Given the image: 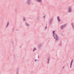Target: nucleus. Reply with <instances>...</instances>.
I'll list each match as a JSON object with an SVG mask.
<instances>
[{
	"mask_svg": "<svg viewBox=\"0 0 74 74\" xmlns=\"http://www.w3.org/2000/svg\"><path fill=\"white\" fill-rule=\"evenodd\" d=\"M47 63H49V61H48V62H47Z\"/></svg>",
	"mask_w": 74,
	"mask_h": 74,
	"instance_id": "obj_13",
	"label": "nucleus"
},
{
	"mask_svg": "<svg viewBox=\"0 0 74 74\" xmlns=\"http://www.w3.org/2000/svg\"><path fill=\"white\" fill-rule=\"evenodd\" d=\"M72 25L73 26L74 25V23L72 24Z\"/></svg>",
	"mask_w": 74,
	"mask_h": 74,
	"instance_id": "obj_10",
	"label": "nucleus"
},
{
	"mask_svg": "<svg viewBox=\"0 0 74 74\" xmlns=\"http://www.w3.org/2000/svg\"><path fill=\"white\" fill-rule=\"evenodd\" d=\"M23 19H24V21H25V18H23Z\"/></svg>",
	"mask_w": 74,
	"mask_h": 74,
	"instance_id": "obj_11",
	"label": "nucleus"
},
{
	"mask_svg": "<svg viewBox=\"0 0 74 74\" xmlns=\"http://www.w3.org/2000/svg\"><path fill=\"white\" fill-rule=\"evenodd\" d=\"M35 61H36V60H35Z\"/></svg>",
	"mask_w": 74,
	"mask_h": 74,
	"instance_id": "obj_17",
	"label": "nucleus"
},
{
	"mask_svg": "<svg viewBox=\"0 0 74 74\" xmlns=\"http://www.w3.org/2000/svg\"><path fill=\"white\" fill-rule=\"evenodd\" d=\"M57 19H58V22H60V18H59V17L58 16L57 17Z\"/></svg>",
	"mask_w": 74,
	"mask_h": 74,
	"instance_id": "obj_4",
	"label": "nucleus"
},
{
	"mask_svg": "<svg viewBox=\"0 0 74 74\" xmlns=\"http://www.w3.org/2000/svg\"><path fill=\"white\" fill-rule=\"evenodd\" d=\"M53 37H54V39H56V40H58V35L56 34L55 36V31H53Z\"/></svg>",
	"mask_w": 74,
	"mask_h": 74,
	"instance_id": "obj_1",
	"label": "nucleus"
},
{
	"mask_svg": "<svg viewBox=\"0 0 74 74\" xmlns=\"http://www.w3.org/2000/svg\"><path fill=\"white\" fill-rule=\"evenodd\" d=\"M26 26H29V24H27V23H26Z\"/></svg>",
	"mask_w": 74,
	"mask_h": 74,
	"instance_id": "obj_6",
	"label": "nucleus"
},
{
	"mask_svg": "<svg viewBox=\"0 0 74 74\" xmlns=\"http://www.w3.org/2000/svg\"><path fill=\"white\" fill-rule=\"evenodd\" d=\"M71 66H70V68H71Z\"/></svg>",
	"mask_w": 74,
	"mask_h": 74,
	"instance_id": "obj_16",
	"label": "nucleus"
},
{
	"mask_svg": "<svg viewBox=\"0 0 74 74\" xmlns=\"http://www.w3.org/2000/svg\"><path fill=\"white\" fill-rule=\"evenodd\" d=\"M45 16H44V18H45Z\"/></svg>",
	"mask_w": 74,
	"mask_h": 74,
	"instance_id": "obj_12",
	"label": "nucleus"
},
{
	"mask_svg": "<svg viewBox=\"0 0 74 74\" xmlns=\"http://www.w3.org/2000/svg\"><path fill=\"white\" fill-rule=\"evenodd\" d=\"M73 62V60H72V61L71 62V64H72V62Z\"/></svg>",
	"mask_w": 74,
	"mask_h": 74,
	"instance_id": "obj_7",
	"label": "nucleus"
},
{
	"mask_svg": "<svg viewBox=\"0 0 74 74\" xmlns=\"http://www.w3.org/2000/svg\"><path fill=\"white\" fill-rule=\"evenodd\" d=\"M71 7L69 6V9H68L69 12H71Z\"/></svg>",
	"mask_w": 74,
	"mask_h": 74,
	"instance_id": "obj_2",
	"label": "nucleus"
},
{
	"mask_svg": "<svg viewBox=\"0 0 74 74\" xmlns=\"http://www.w3.org/2000/svg\"><path fill=\"white\" fill-rule=\"evenodd\" d=\"M9 25V23H8L7 24V26H8Z\"/></svg>",
	"mask_w": 74,
	"mask_h": 74,
	"instance_id": "obj_9",
	"label": "nucleus"
},
{
	"mask_svg": "<svg viewBox=\"0 0 74 74\" xmlns=\"http://www.w3.org/2000/svg\"><path fill=\"white\" fill-rule=\"evenodd\" d=\"M63 68H64V67H63Z\"/></svg>",
	"mask_w": 74,
	"mask_h": 74,
	"instance_id": "obj_14",
	"label": "nucleus"
},
{
	"mask_svg": "<svg viewBox=\"0 0 74 74\" xmlns=\"http://www.w3.org/2000/svg\"><path fill=\"white\" fill-rule=\"evenodd\" d=\"M38 2H41V0H37Z\"/></svg>",
	"mask_w": 74,
	"mask_h": 74,
	"instance_id": "obj_5",
	"label": "nucleus"
},
{
	"mask_svg": "<svg viewBox=\"0 0 74 74\" xmlns=\"http://www.w3.org/2000/svg\"><path fill=\"white\" fill-rule=\"evenodd\" d=\"M46 27V28H47V27Z\"/></svg>",
	"mask_w": 74,
	"mask_h": 74,
	"instance_id": "obj_15",
	"label": "nucleus"
},
{
	"mask_svg": "<svg viewBox=\"0 0 74 74\" xmlns=\"http://www.w3.org/2000/svg\"><path fill=\"white\" fill-rule=\"evenodd\" d=\"M65 26H66V25H65L62 26L61 27V29H63V28H64V27Z\"/></svg>",
	"mask_w": 74,
	"mask_h": 74,
	"instance_id": "obj_3",
	"label": "nucleus"
},
{
	"mask_svg": "<svg viewBox=\"0 0 74 74\" xmlns=\"http://www.w3.org/2000/svg\"><path fill=\"white\" fill-rule=\"evenodd\" d=\"M36 49H34V50H33V51H35V50H36Z\"/></svg>",
	"mask_w": 74,
	"mask_h": 74,
	"instance_id": "obj_8",
	"label": "nucleus"
}]
</instances>
